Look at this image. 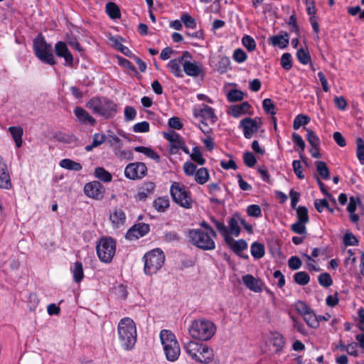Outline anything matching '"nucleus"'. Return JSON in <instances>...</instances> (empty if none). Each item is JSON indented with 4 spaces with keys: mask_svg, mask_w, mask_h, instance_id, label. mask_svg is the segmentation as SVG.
Returning a JSON list of instances; mask_svg holds the SVG:
<instances>
[{
    "mask_svg": "<svg viewBox=\"0 0 364 364\" xmlns=\"http://www.w3.org/2000/svg\"><path fill=\"white\" fill-rule=\"evenodd\" d=\"M60 166L65 169L78 171L82 168L80 163L75 162L71 159H65L60 161Z\"/></svg>",
    "mask_w": 364,
    "mask_h": 364,
    "instance_id": "34",
    "label": "nucleus"
},
{
    "mask_svg": "<svg viewBox=\"0 0 364 364\" xmlns=\"http://www.w3.org/2000/svg\"><path fill=\"white\" fill-rule=\"evenodd\" d=\"M149 232V225L146 223H139L132 226L126 233V238L134 240L143 237Z\"/></svg>",
    "mask_w": 364,
    "mask_h": 364,
    "instance_id": "16",
    "label": "nucleus"
},
{
    "mask_svg": "<svg viewBox=\"0 0 364 364\" xmlns=\"http://www.w3.org/2000/svg\"><path fill=\"white\" fill-rule=\"evenodd\" d=\"M106 11L111 18L120 17L119 9L114 3H107L106 5Z\"/></svg>",
    "mask_w": 364,
    "mask_h": 364,
    "instance_id": "40",
    "label": "nucleus"
},
{
    "mask_svg": "<svg viewBox=\"0 0 364 364\" xmlns=\"http://www.w3.org/2000/svg\"><path fill=\"white\" fill-rule=\"evenodd\" d=\"M85 193L90 198L101 199L105 193V188L99 181L87 183L84 188Z\"/></svg>",
    "mask_w": 364,
    "mask_h": 364,
    "instance_id": "14",
    "label": "nucleus"
},
{
    "mask_svg": "<svg viewBox=\"0 0 364 364\" xmlns=\"http://www.w3.org/2000/svg\"><path fill=\"white\" fill-rule=\"evenodd\" d=\"M119 342L124 350H129L134 348L136 341V327L134 321L125 317L122 318L117 326Z\"/></svg>",
    "mask_w": 364,
    "mask_h": 364,
    "instance_id": "1",
    "label": "nucleus"
},
{
    "mask_svg": "<svg viewBox=\"0 0 364 364\" xmlns=\"http://www.w3.org/2000/svg\"><path fill=\"white\" fill-rule=\"evenodd\" d=\"M294 282L301 286H304L309 282V274L305 272H298L294 275Z\"/></svg>",
    "mask_w": 364,
    "mask_h": 364,
    "instance_id": "39",
    "label": "nucleus"
},
{
    "mask_svg": "<svg viewBox=\"0 0 364 364\" xmlns=\"http://www.w3.org/2000/svg\"><path fill=\"white\" fill-rule=\"evenodd\" d=\"M170 192L173 200L176 203L186 209L192 208L193 200L191 198V192L183 185L177 182L173 183Z\"/></svg>",
    "mask_w": 364,
    "mask_h": 364,
    "instance_id": "8",
    "label": "nucleus"
},
{
    "mask_svg": "<svg viewBox=\"0 0 364 364\" xmlns=\"http://www.w3.org/2000/svg\"><path fill=\"white\" fill-rule=\"evenodd\" d=\"M147 173V168L142 162H135L128 164L124 170L127 178L132 180L140 179L144 177Z\"/></svg>",
    "mask_w": 364,
    "mask_h": 364,
    "instance_id": "13",
    "label": "nucleus"
},
{
    "mask_svg": "<svg viewBox=\"0 0 364 364\" xmlns=\"http://www.w3.org/2000/svg\"><path fill=\"white\" fill-rule=\"evenodd\" d=\"M264 246L263 244L255 242L251 245V254L255 259H260L264 255Z\"/></svg>",
    "mask_w": 364,
    "mask_h": 364,
    "instance_id": "35",
    "label": "nucleus"
},
{
    "mask_svg": "<svg viewBox=\"0 0 364 364\" xmlns=\"http://www.w3.org/2000/svg\"><path fill=\"white\" fill-rule=\"evenodd\" d=\"M86 107L91 109L94 114H99L106 119H109L114 117L117 112V105L107 99L93 97L90 100Z\"/></svg>",
    "mask_w": 364,
    "mask_h": 364,
    "instance_id": "4",
    "label": "nucleus"
},
{
    "mask_svg": "<svg viewBox=\"0 0 364 364\" xmlns=\"http://www.w3.org/2000/svg\"><path fill=\"white\" fill-rule=\"evenodd\" d=\"M296 215L298 221L302 223H307L309 221L308 210L304 206H299L296 209Z\"/></svg>",
    "mask_w": 364,
    "mask_h": 364,
    "instance_id": "51",
    "label": "nucleus"
},
{
    "mask_svg": "<svg viewBox=\"0 0 364 364\" xmlns=\"http://www.w3.org/2000/svg\"><path fill=\"white\" fill-rule=\"evenodd\" d=\"M215 331V325L211 321L205 319L194 320L188 328L190 336L200 341L210 340Z\"/></svg>",
    "mask_w": 364,
    "mask_h": 364,
    "instance_id": "3",
    "label": "nucleus"
},
{
    "mask_svg": "<svg viewBox=\"0 0 364 364\" xmlns=\"http://www.w3.org/2000/svg\"><path fill=\"white\" fill-rule=\"evenodd\" d=\"M306 11L310 16L309 21L311 23L314 31L316 33L318 31V25L317 23V18L315 16L316 9L315 6L314 0H306Z\"/></svg>",
    "mask_w": 364,
    "mask_h": 364,
    "instance_id": "24",
    "label": "nucleus"
},
{
    "mask_svg": "<svg viewBox=\"0 0 364 364\" xmlns=\"http://www.w3.org/2000/svg\"><path fill=\"white\" fill-rule=\"evenodd\" d=\"M188 236L192 243L201 250H212L215 248V242L208 232L200 229L191 230Z\"/></svg>",
    "mask_w": 364,
    "mask_h": 364,
    "instance_id": "9",
    "label": "nucleus"
},
{
    "mask_svg": "<svg viewBox=\"0 0 364 364\" xmlns=\"http://www.w3.org/2000/svg\"><path fill=\"white\" fill-rule=\"evenodd\" d=\"M244 163L248 167H253L257 163V159L252 153L247 151L243 156Z\"/></svg>",
    "mask_w": 364,
    "mask_h": 364,
    "instance_id": "58",
    "label": "nucleus"
},
{
    "mask_svg": "<svg viewBox=\"0 0 364 364\" xmlns=\"http://www.w3.org/2000/svg\"><path fill=\"white\" fill-rule=\"evenodd\" d=\"M358 206H362L363 208V204L360 199L358 197L351 196L347 206V211L350 213V220L353 223H356L360 219L359 215L355 213V211Z\"/></svg>",
    "mask_w": 364,
    "mask_h": 364,
    "instance_id": "20",
    "label": "nucleus"
},
{
    "mask_svg": "<svg viewBox=\"0 0 364 364\" xmlns=\"http://www.w3.org/2000/svg\"><path fill=\"white\" fill-rule=\"evenodd\" d=\"M75 115L80 123L95 125L96 120L83 108L76 107L73 111Z\"/></svg>",
    "mask_w": 364,
    "mask_h": 364,
    "instance_id": "23",
    "label": "nucleus"
},
{
    "mask_svg": "<svg viewBox=\"0 0 364 364\" xmlns=\"http://www.w3.org/2000/svg\"><path fill=\"white\" fill-rule=\"evenodd\" d=\"M247 248V243L245 240H235L231 249L235 252L242 251Z\"/></svg>",
    "mask_w": 364,
    "mask_h": 364,
    "instance_id": "61",
    "label": "nucleus"
},
{
    "mask_svg": "<svg viewBox=\"0 0 364 364\" xmlns=\"http://www.w3.org/2000/svg\"><path fill=\"white\" fill-rule=\"evenodd\" d=\"M244 97V93L241 90L233 89L229 91L227 95V98L229 102H238L241 101Z\"/></svg>",
    "mask_w": 364,
    "mask_h": 364,
    "instance_id": "43",
    "label": "nucleus"
},
{
    "mask_svg": "<svg viewBox=\"0 0 364 364\" xmlns=\"http://www.w3.org/2000/svg\"><path fill=\"white\" fill-rule=\"evenodd\" d=\"M190 156L193 161L198 163L200 165H203L205 162V160L203 158L200 149L198 146H195L192 153L190 154Z\"/></svg>",
    "mask_w": 364,
    "mask_h": 364,
    "instance_id": "44",
    "label": "nucleus"
},
{
    "mask_svg": "<svg viewBox=\"0 0 364 364\" xmlns=\"http://www.w3.org/2000/svg\"><path fill=\"white\" fill-rule=\"evenodd\" d=\"M193 114L203 124V127H200V129L204 133L209 132V124H214L217 119L213 109L206 105H203L201 108L195 109Z\"/></svg>",
    "mask_w": 364,
    "mask_h": 364,
    "instance_id": "11",
    "label": "nucleus"
},
{
    "mask_svg": "<svg viewBox=\"0 0 364 364\" xmlns=\"http://www.w3.org/2000/svg\"><path fill=\"white\" fill-rule=\"evenodd\" d=\"M181 20L184 23L186 27L190 28H196L197 23L196 20L188 13H183L181 16Z\"/></svg>",
    "mask_w": 364,
    "mask_h": 364,
    "instance_id": "46",
    "label": "nucleus"
},
{
    "mask_svg": "<svg viewBox=\"0 0 364 364\" xmlns=\"http://www.w3.org/2000/svg\"><path fill=\"white\" fill-rule=\"evenodd\" d=\"M332 284L333 279L328 273L324 272L320 274V285L327 288L331 287Z\"/></svg>",
    "mask_w": 364,
    "mask_h": 364,
    "instance_id": "57",
    "label": "nucleus"
},
{
    "mask_svg": "<svg viewBox=\"0 0 364 364\" xmlns=\"http://www.w3.org/2000/svg\"><path fill=\"white\" fill-rule=\"evenodd\" d=\"M295 308L310 327L317 328L318 326V320L316 314L306 303L299 301L295 304Z\"/></svg>",
    "mask_w": 364,
    "mask_h": 364,
    "instance_id": "12",
    "label": "nucleus"
},
{
    "mask_svg": "<svg viewBox=\"0 0 364 364\" xmlns=\"http://www.w3.org/2000/svg\"><path fill=\"white\" fill-rule=\"evenodd\" d=\"M269 41L274 46L285 48L289 43V34L285 32L284 35L272 36L270 37Z\"/></svg>",
    "mask_w": 364,
    "mask_h": 364,
    "instance_id": "28",
    "label": "nucleus"
},
{
    "mask_svg": "<svg viewBox=\"0 0 364 364\" xmlns=\"http://www.w3.org/2000/svg\"><path fill=\"white\" fill-rule=\"evenodd\" d=\"M357 157L362 165H364V141L361 138L357 139Z\"/></svg>",
    "mask_w": 364,
    "mask_h": 364,
    "instance_id": "49",
    "label": "nucleus"
},
{
    "mask_svg": "<svg viewBox=\"0 0 364 364\" xmlns=\"http://www.w3.org/2000/svg\"><path fill=\"white\" fill-rule=\"evenodd\" d=\"M71 272L73 274L74 281L76 283L80 282L84 277L83 267L80 262H75L73 267L71 268Z\"/></svg>",
    "mask_w": 364,
    "mask_h": 364,
    "instance_id": "33",
    "label": "nucleus"
},
{
    "mask_svg": "<svg viewBox=\"0 0 364 364\" xmlns=\"http://www.w3.org/2000/svg\"><path fill=\"white\" fill-rule=\"evenodd\" d=\"M302 264L301 260L296 256H292L289 259L288 265L292 270L299 269Z\"/></svg>",
    "mask_w": 364,
    "mask_h": 364,
    "instance_id": "60",
    "label": "nucleus"
},
{
    "mask_svg": "<svg viewBox=\"0 0 364 364\" xmlns=\"http://www.w3.org/2000/svg\"><path fill=\"white\" fill-rule=\"evenodd\" d=\"M133 131L136 133L148 132L149 131V124L146 122H141L134 125Z\"/></svg>",
    "mask_w": 364,
    "mask_h": 364,
    "instance_id": "59",
    "label": "nucleus"
},
{
    "mask_svg": "<svg viewBox=\"0 0 364 364\" xmlns=\"http://www.w3.org/2000/svg\"><path fill=\"white\" fill-rule=\"evenodd\" d=\"M271 343L273 345V346L275 347L276 352L281 350L284 346V338L279 333L273 335L271 340Z\"/></svg>",
    "mask_w": 364,
    "mask_h": 364,
    "instance_id": "45",
    "label": "nucleus"
},
{
    "mask_svg": "<svg viewBox=\"0 0 364 364\" xmlns=\"http://www.w3.org/2000/svg\"><path fill=\"white\" fill-rule=\"evenodd\" d=\"M134 150L136 152H139V153H142V154H145L149 158L154 159L157 162H159L160 160L159 155L150 148H147L145 146H136L134 148Z\"/></svg>",
    "mask_w": 364,
    "mask_h": 364,
    "instance_id": "36",
    "label": "nucleus"
},
{
    "mask_svg": "<svg viewBox=\"0 0 364 364\" xmlns=\"http://www.w3.org/2000/svg\"><path fill=\"white\" fill-rule=\"evenodd\" d=\"M109 219L112 225L118 228L124 225L126 215L122 209H115L110 215Z\"/></svg>",
    "mask_w": 364,
    "mask_h": 364,
    "instance_id": "26",
    "label": "nucleus"
},
{
    "mask_svg": "<svg viewBox=\"0 0 364 364\" xmlns=\"http://www.w3.org/2000/svg\"><path fill=\"white\" fill-rule=\"evenodd\" d=\"M247 212L249 216L258 218L262 215V210L258 205H250L247 208Z\"/></svg>",
    "mask_w": 364,
    "mask_h": 364,
    "instance_id": "56",
    "label": "nucleus"
},
{
    "mask_svg": "<svg viewBox=\"0 0 364 364\" xmlns=\"http://www.w3.org/2000/svg\"><path fill=\"white\" fill-rule=\"evenodd\" d=\"M250 107V105L247 102H244L240 105H232L230 108V114L235 117H238L241 114L247 113Z\"/></svg>",
    "mask_w": 364,
    "mask_h": 364,
    "instance_id": "30",
    "label": "nucleus"
},
{
    "mask_svg": "<svg viewBox=\"0 0 364 364\" xmlns=\"http://www.w3.org/2000/svg\"><path fill=\"white\" fill-rule=\"evenodd\" d=\"M245 285L251 291L260 292L262 291V282L251 274H246L242 277Z\"/></svg>",
    "mask_w": 364,
    "mask_h": 364,
    "instance_id": "22",
    "label": "nucleus"
},
{
    "mask_svg": "<svg viewBox=\"0 0 364 364\" xmlns=\"http://www.w3.org/2000/svg\"><path fill=\"white\" fill-rule=\"evenodd\" d=\"M281 65L285 70H290L292 67L291 64V55L289 53H285L282 55Z\"/></svg>",
    "mask_w": 364,
    "mask_h": 364,
    "instance_id": "54",
    "label": "nucleus"
},
{
    "mask_svg": "<svg viewBox=\"0 0 364 364\" xmlns=\"http://www.w3.org/2000/svg\"><path fill=\"white\" fill-rule=\"evenodd\" d=\"M182 63L178 58L171 60L168 64L167 68L169 71L177 77H183V73L181 69Z\"/></svg>",
    "mask_w": 364,
    "mask_h": 364,
    "instance_id": "29",
    "label": "nucleus"
},
{
    "mask_svg": "<svg viewBox=\"0 0 364 364\" xmlns=\"http://www.w3.org/2000/svg\"><path fill=\"white\" fill-rule=\"evenodd\" d=\"M182 66L184 73L191 77H198L203 73L202 65L196 61L186 60Z\"/></svg>",
    "mask_w": 364,
    "mask_h": 364,
    "instance_id": "19",
    "label": "nucleus"
},
{
    "mask_svg": "<svg viewBox=\"0 0 364 364\" xmlns=\"http://www.w3.org/2000/svg\"><path fill=\"white\" fill-rule=\"evenodd\" d=\"M302 257L304 258V259L306 264V268L309 271H314V272L318 271V269L316 268V262L314 259L312 258L311 256H310L307 254H304L302 255Z\"/></svg>",
    "mask_w": 364,
    "mask_h": 364,
    "instance_id": "52",
    "label": "nucleus"
},
{
    "mask_svg": "<svg viewBox=\"0 0 364 364\" xmlns=\"http://www.w3.org/2000/svg\"><path fill=\"white\" fill-rule=\"evenodd\" d=\"M136 115V110L132 107L127 106L124 109V118L126 121L133 120Z\"/></svg>",
    "mask_w": 364,
    "mask_h": 364,
    "instance_id": "64",
    "label": "nucleus"
},
{
    "mask_svg": "<svg viewBox=\"0 0 364 364\" xmlns=\"http://www.w3.org/2000/svg\"><path fill=\"white\" fill-rule=\"evenodd\" d=\"M358 242L356 237L351 232H347L343 236V243L346 246L358 245Z\"/></svg>",
    "mask_w": 364,
    "mask_h": 364,
    "instance_id": "53",
    "label": "nucleus"
},
{
    "mask_svg": "<svg viewBox=\"0 0 364 364\" xmlns=\"http://www.w3.org/2000/svg\"><path fill=\"white\" fill-rule=\"evenodd\" d=\"M143 261L145 274L151 276L156 274L162 267L165 261V255L161 250L154 249L144 255Z\"/></svg>",
    "mask_w": 364,
    "mask_h": 364,
    "instance_id": "6",
    "label": "nucleus"
},
{
    "mask_svg": "<svg viewBox=\"0 0 364 364\" xmlns=\"http://www.w3.org/2000/svg\"><path fill=\"white\" fill-rule=\"evenodd\" d=\"M240 216L235 215L228 221V231L229 233L237 237L240 233V228L239 226Z\"/></svg>",
    "mask_w": 364,
    "mask_h": 364,
    "instance_id": "32",
    "label": "nucleus"
},
{
    "mask_svg": "<svg viewBox=\"0 0 364 364\" xmlns=\"http://www.w3.org/2000/svg\"><path fill=\"white\" fill-rule=\"evenodd\" d=\"M183 348L190 357L199 363H209L213 360V350L206 345L190 341L184 344Z\"/></svg>",
    "mask_w": 364,
    "mask_h": 364,
    "instance_id": "5",
    "label": "nucleus"
},
{
    "mask_svg": "<svg viewBox=\"0 0 364 364\" xmlns=\"http://www.w3.org/2000/svg\"><path fill=\"white\" fill-rule=\"evenodd\" d=\"M307 132V140L309 143L311 145V149H310V152L311 156L314 158H318V138L314 132L309 129H306Z\"/></svg>",
    "mask_w": 364,
    "mask_h": 364,
    "instance_id": "25",
    "label": "nucleus"
},
{
    "mask_svg": "<svg viewBox=\"0 0 364 364\" xmlns=\"http://www.w3.org/2000/svg\"><path fill=\"white\" fill-rule=\"evenodd\" d=\"M116 156L120 159L132 160L133 153L129 150L117 149L115 151Z\"/></svg>",
    "mask_w": 364,
    "mask_h": 364,
    "instance_id": "62",
    "label": "nucleus"
},
{
    "mask_svg": "<svg viewBox=\"0 0 364 364\" xmlns=\"http://www.w3.org/2000/svg\"><path fill=\"white\" fill-rule=\"evenodd\" d=\"M55 138L58 141L63 142L65 144H71L75 142L77 140V137L75 135L67 134L62 132L56 134Z\"/></svg>",
    "mask_w": 364,
    "mask_h": 364,
    "instance_id": "41",
    "label": "nucleus"
},
{
    "mask_svg": "<svg viewBox=\"0 0 364 364\" xmlns=\"http://www.w3.org/2000/svg\"><path fill=\"white\" fill-rule=\"evenodd\" d=\"M169 206V200L165 198H159L154 201V207L159 212H164Z\"/></svg>",
    "mask_w": 364,
    "mask_h": 364,
    "instance_id": "42",
    "label": "nucleus"
},
{
    "mask_svg": "<svg viewBox=\"0 0 364 364\" xmlns=\"http://www.w3.org/2000/svg\"><path fill=\"white\" fill-rule=\"evenodd\" d=\"M95 176L96 178L104 182H109L112 179V174L106 171L103 167H97L95 170Z\"/></svg>",
    "mask_w": 364,
    "mask_h": 364,
    "instance_id": "37",
    "label": "nucleus"
},
{
    "mask_svg": "<svg viewBox=\"0 0 364 364\" xmlns=\"http://www.w3.org/2000/svg\"><path fill=\"white\" fill-rule=\"evenodd\" d=\"M164 138L171 143V150L172 153H176L178 149V146L183 145L184 140L183 138L174 131L164 133Z\"/></svg>",
    "mask_w": 364,
    "mask_h": 364,
    "instance_id": "21",
    "label": "nucleus"
},
{
    "mask_svg": "<svg viewBox=\"0 0 364 364\" xmlns=\"http://www.w3.org/2000/svg\"><path fill=\"white\" fill-rule=\"evenodd\" d=\"M240 127L242 128L244 136L246 139H250L253 134L257 132L259 128L257 119L250 117L243 119L240 123Z\"/></svg>",
    "mask_w": 364,
    "mask_h": 364,
    "instance_id": "15",
    "label": "nucleus"
},
{
    "mask_svg": "<svg viewBox=\"0 0 364 364\" xmlns=\"http://www.w3.org/2000/svg\"><path fill=\"white\" fill-rule=\"evenodd\" d=\"M115 241L109 238H102L97 245V253L99 259L105 263H109L115 254Z\"/></svg>",
    "mask_w": 364,
    "mask_h": 364,
    "instance_id": "10",
    "label": "nucleus"
},
{
    "mask_svg": "<svg viewBox=\"0 0 364 364\" xmlns=\"http://www.w3.org/2000/svg\"><path fill=\"white\" fill-rule=\"evenodd\" d=\"M262 107L264 112L267 114L274 115L276 114L275 112V105L273 101L269 98H266L262 102Z\"/></svg>",
    "mask_w": 364,
    "mask_h": 364,
    "instance_id": "48",
    "label": "nucleus"
},
{
    "mask_svg": "<svg viewBox=\"0 0 364 364\" xmlns=\"http://www.w3.org/2000/svg\"><path fill=\"white\" fill-rule=\"evenodd\" d=\"M159 336L166 358L171 362L177 360L181 354V348L176 336L171 331L163 329Z\"/></svg>",
    "mask_w": 364,
    "mask_h": 364,
    "instance_id": "2",
    "label": "nucleus"
},
{
    "mask_svg": "<svg viewBox=\"0 0 364 364\" xmlns=\"http://www.w3.org/2000/svg\"><path fill=\"white\" fill-rule=\"evenodd\" d=\"M310 118L304 114H299L294 120L293 127L294 129H299L301 126L307 124Z\"/></svg>",
    "mask_w": 364,
    "mask_h": 364,
    "instance_id": "47",
    "label": "nucleus"
},
{
    "mask_svg": "<svg viewBox=\"0 0 364 364\" xmlns=\"http://www.w3.org/2000/svg\"><path fill=\"white\" fill-rule=\"evenodd\" d=\"M55 54L60 57L63 58L65 60L66 65H73V57L69 51L67 45L63 41H58L55 46Z\"/></svg>",
    "mask_w": 364,
    "mask_h": 364,
    "instance_id": "17",
    "label": "nucleus"
},
{
    "mask_svg": "<svg viewBox=\"0 0 364 364\" xmlns=\"http://www.w3.org/2000/svg\"><path fill=\"white\" fill-rule=\"evenodd\" d=\"M9 132L15 141L16 146L19 148L22 145L23 129L21 127H10Z\"/></svg>",
    "mask_w": 364,
    "mask_h": 364,
    "instance_id": "31",
    "label": "nucleus"
},
{
    "mask_svg": "<svg viewBox=\"0 0 364 364\" xmlns=\"http://www.w3.org/2000/svg\"><path fill=\"white\" fill-rule=\"evenodd\" d=\"M33 50L37 58L43 63L53 65L56 63L51 46L39 34L33 41Z\"/></svg>",
    "mask_w": 364,
    "mask_h": 364,
    "instance_id": "7",
    "label": "nucleus"
},
{
    "mask_svg": "<svg viewBox=\"0 0 364 364\" xmlns=\"http://www.w3.org/2000/svg\"><path fill=\"white\" fill-rule=\"evenodd\" d=\"M12 186L8 167L0 156V188L10 189Z\"/></svg>",
    "mask_w": 364,
    "mask_h": 364,
    "instance_id": "18",
    "label": "nucleus"
},
{
    "mask_svg": "<svg viewBox=\"0 0 364 364\" xmlns=\"http://www.w3.org/2000/svg\"><path fill=\"white\" fill-rule=\"evenodd\" d=\"M155 184L153 182H146L139 188L136 195V199L139 200H145L154 191Z\"/></svg>",
    "mask_w": 364,
    "mask_h": 364,
    "instance_id": "27",
    "label": "nucleus"
},
{
    "mask_svg": "<svg viewBox=\"0 0 364 364\" xmlns=\"http://www.w3.org/2000/svg\"><path fill=\"white\" fill-rule=\"evenodd\" d=\"M242 45L247 49L248 51L251 52L255 50L256 43L253 38L250 36H245L242 39Z\"/></svg>",
    "mask_w": 364,
    "mask_h": 364,
    "instance_id": "50",
    "label": "nucleus"
},
{
    "mask_svg": "<svg viewBox=\"0 0 364 364\" xmlns=\"http://www.w3.org/2000/svg\"><path fill=\"white\" fill-rule=\"evenodd\" d=\"M209 179V173L205 168H200L195 173V180L199 184H204Z\"/></svg>",
    "mask_w": 364,
    "mask_h": 364,
    "instance_id": "38",
    "label": "nucleus"
},
{
    "mask_svg": "<svg viewBox=\"0 0 364 364\" xmlns=\"http://www.w3.org/2000/svg\"><path fill=\"white\" fill-rule=\"evenodd\" d=\"M296 57L298 60L302 64H307L310 60V56L302 48L297 50Z\"/></svg>",
    "mask_w": 364,
    "mask_h": 364,
    "instance_id": "63",
    "label": "nucleus"
},
{
    "mask_svg": "<svg viewBox=\"0 0 364 364\" xmlns=\"http://www.w3.org/2000/svg\"><path fill=\"white\" fill-rule=\"evenodd\" d=\"M247 54L241 48H237L235 50L232 55V58L234 59V60L240 63L245 62L247 59Z\"/></svg>",
    "mask_w": 364,
    "mask_h": 364,
    "instance_id": "55",
    "label": "nucleus"
}]
</instances>
